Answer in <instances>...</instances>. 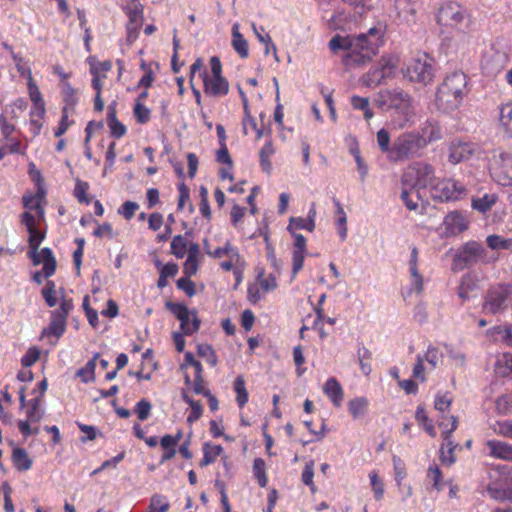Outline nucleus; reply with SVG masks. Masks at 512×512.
Segmentation results:
<instances>
[{
	"instance_id": "obj_60",
	"label": "nucleus",
	"mask_w": 512,
	"mask_h": 512,
	"mask_svg": "<svg viewBox=\"0 0 512 512\" xmlns=\"http://www.w3.org/2000/svg\"><path fill=\"white\" fill-rule=\"evenodd\" d=\"M133 115L139 124H146L151 119V110L144 103L135 102L133 107Z\"/></svg>"
},
{
	"instance_id": "obj_36",
	"label": "nucleus",
	"mask_w": 512,
	"mask_h": 512,
	"mask_svg": "<svg viewBox=\"0 0 512 512\" xmlns=\"http://www.w3.org/2000/svg\"><path fill=\"white\" fill-rule=\"evenodd\" d=\"M420 137L425 140V147L428 143L441 139L442 132L440 126L435 122H427L422 127Z\"/></svg>"
},
{
	"instance_id": "obj_32",
	"label": "nucleus",
	"mask_w": 512,
	"mask_h": 512,
	"mask_svg": "<svg viewBox=\"0 0 512 512\" xmlns=\"http://www.w3.org/2000/svg\"><path fill=\"white\" fill-rule=\"evenodd\" d=\"M415 419L419 426H421L424 431L431 437L436 436V430L433 424V421L428 417L427 411L424 406L419 405L416 409Z\"/></svg>"
},
{
	"instance_id": "obj_24",
	"label": "nucleus",
	"mask_w": 512,
	"mask_h": 512,
	"mask_svg": "<svg viewBox=\"0 0 512 512\" xmlns=\"http://www.w3.org/2000/svg\"><path fill=\"white\" fill-rule=\"evenodd\" d=\"M38 265L43 264V273L45 277H50L54 274L56 269V260L50 248H43L40 252L37 251L36 259Z\"/></svg>"
},
{
	"instance_id": "obj_61",
	"label": "nucleus",
	"mask_w": 512,
	"mask_h": 512,
	"mask_svg": "<svg viewBox=\"0 0 512 512\" xmlns=\"http://www.w3.org/2000/svg\"><path fill=\"white\" fill-rule=\"evenodd\" d=\"M377 143L381 152L386 153L391 161L392 146L390 145V135L386 129H380L377 132Z\"/></svg>"
},
{
	"instance_id": "obj_14",
	"label": "nucleus",
	"mask_w": 512,
	"mask_h": 512,
	"mask_svg": "<svg viewBox=\"0 0 512 512\" xmlns=\"http://www.w3.org/2000/svg\"><path fill=\"white\" fill-rule=\"evenodd\" d=\"M166 308L180 321L183 334L192 335L199 330L200 320L195 310H190L182 303L167 302Z\"/></svg>"
},
{
	"instance_id": "obj_7",
	"label": "nucleus",
	"mask_w": 512,
	"mask_h": 512,
	"mask_svg": "<svg viewBox=\"0 0 512 512\" xmlns=\"http://www.w3.org/2000/svg\"><path fill=\"white\" fill-rule=\"evenodd\" d=\"M425 148V140L420 133L404 132L392 144L391 161H403L420 155Z\"/></svg>"
},
{
	"instance_id": "obj_57",
	"label": "nucleus",
	"mask_w": 512,
	"mask_h": 512,
	"mask_svg": "<svg viewBox=\"0 0 512 512\" xmlns=\"http://www.w3.org/2000/svg\"><path fill=\"white\" fill-rule=\"evenodd\" d=\"M369 479L371 488L374 494L375 500L379 501L384 496V483L382 479L379 477L377 471L373 470L369 473Z\"/></svg>"
},
{
	"instance_id": "obj_35",
	"label": "nucleus",
	"mask_w": 512,
	"mask_h": 512,
	"mask_svg": "<svg viewBox=\"0 0 512 512\" xmlns=\"http://www.w3.org/2000/svg\"><path fill=\"white\" fill-rule=\"evenodd\" d=\"M275 149L273 147L272 141L267 140L264 146L261 148L259 153L260 158V166L262 170L266 173H270L272 169V164L270 158L274 155Z\"/></svg>"
},
{
	"instance_id": "obj_26",
	"label": "nucleus",
	"mask_w": 512,
	"mask_h": 512,
	"mask_svg": "<svg viewBox=\"0 0 512 512\" xmlns=\"http://www.w3.org/2000/svg\"><path fill=\"white\" fill-rule=\"evenodd\" d=\"M232 47L241 58H247L249 55L248 42L239 31V24L235 23L232 27Z\"/></svg>"
},
{
	"instance_id": "obj_11",
	"label": "nucleus",
	"mask_w": 512,
	"mask_h": 512,
	"mask_svg": "<svg viewBox=\"0 0 512 512\" xmlns=\"http://www.w3.org/2000/svg\"><path fill=\"white\" fill-rule=\"evenodd\" d=\"M497 477L487 486V493L495 500L512 501V467L498 465L495 469Z\"/></svg>"
},
{
	"instance_id": "obj_37",
	"label": "nucleus",
	"mask_w": 512,
	"mask_h": 512,
	"mask_svg": "<svg viewBox=\"0 0 512 512\" xmlns=\"http://www.w3.org/2000/svg\"><path fill=\"white\" fill-rule=\"evenodd\" d=\"M62 96H63V107H70L71 111L74 112V108L78 102V92L74 89L68 81H64L61 85Z\"/></svg>"
},
{
	"instance_id": "obj_19",
	"label": "nucleus",
	"mask_w": 512,
	"mask_h": 512,
	"mask_svg": "<svg viewBox=\"0 0 512 512\" xmlns=\"http://www.w3.org/2000/svg\"><path fill=\"white\" fill-rule=\"evenodd\" d=\"M475 150L476 146L473 143L453 141L449 147V162L458 164L462 161H466L471 158Z\"/></svg>"
},
{
	"instance_id": "obj_30",
	"label": "nucleus",
	"mask_w": 512,
	"mask_h": 512,
	"mask_svg": "<svg viewBox=\"0 0 512 512\" xmlns=\"http://www.w3.org/2000/svg\"><path fill=\"white\" fill-rule=\"evenodd\" d=\"M12 462L19 471H27L32 466V460L23 448L16 447L12 451Z\"/></svg>"
},
{
	"instance_id": "obj_58",
	"label": "nucleus",
	"mask_w": 512,
	"mask_h": 512,
	"mask_svg": "<svg viewBox=\"0 0 512 512\" xmlns=\"http://www.w3.org/2000/svg\"><path fill=\"white\" fill-rule=\"evenodd\" d=\"M111 68L112 64L110 61L90 63V73L92 78L105 79L107 72L110 71Z\"/></svg>"
},
{
	"instance_id": "obj_9",
	"label": "nucleus",
	"mask_w": 512,
	"mask_h": 512,
	"mask_svg": "<svg viewBox=\"0 0 512 512\" xmlns=\"http://www.w3.org/2000/svg\"><path fill=\"white\" fill-rule=\"evenodd\" d=\"M512 302V285L511 284H494L489 287L486 292L483 310L497 314L505 311Z\"/></svg>"
},
{
	"instance_id": "obj_21",
	"label": "nucleus",
	"mask_w": 512,
	"mask_h": 512,
	"mask_svg": "<svg viewBox=\"0 0 512 512\" xmlns=\"http://www.w3.org/2000/svg\"><path fill=\"white\" fill-rule=\"evenodd\" d=\"M291 235L294 239L293 274L296 275L303 267L306 255V239L298 232L291 233Z\"/></svg>"
},
{
	"instance_id": "obj_38",
	"label": "nucleus",
	"mask_w": 512,
	"mask_h": 512,
	"mask_svg": "<svg viewBox=\"0 0 512 512\" xmlns=\"http://www.w3.org/2000/svg\"><path fill=\"white\" fill-rule=\"evenodd\" d=\"M182 399L189 404L191 410L190 413L187 416V422L192 424L196 422L203 413L202 404L199 401L193 400L191 397L188 396L186 391H182Z\"/></svg>"
},
{
	"instance_id": "obj_39",
	"label": "nucleus",
	"mask_w": 512,
	"mask_h": 512,
	"mask_svg": "<svg viewBox=\"0 0 512 512\" xmlns=\"http://www.w3.org/2000/svg\"><path fill=\"white\" fill-rule=\"evenodd\" d=\"M495 370L503 377H512V353H503L497 358Z\"/></svg>"
},
{
	"instance_id": "obj_28",
	"label": "nucleus",
	"mask_w": 512,
	"mask_h": 512,
	"mask_svg": "<svg viewBox=\"0 0 512 512\" xmlns=\"http://www.w3.org/2000/svg\"><path fill=\"white\" fill-rule=\"evenodd\" d=\"M107 125L111 135L115 138H121L126 134V127L117 119L114 106L108 107Z\"/></svg>"
},
{
	"instance_id": "obj_16",
	"label": "nucleus",
	"mask_w": 512,
	"mask_h": 512,
	"mask_svg": "<svg viewBox=\"0 0 512 512\" xmlns=\"http://www.w3.org/2000/svg\"><path fill=\"white\" fill-rule=\"evenodd\" d=\"M73 309L71 299L62 298L59 308L51 312V320L45 334L53 335L57 338L63 335L66 330V321L68 314Z\"/></svg>"
},
{
	"instance_id": "obj_27",
	"label": "nucleus",
	"mask_w": 512,
	"mask_h": 512,
	"mask_svg": "<svg viewBox=\"0 0 512 512\" xmlns=\"http://www.w3.org/2000/svg\"><path fill=\"white\" fill-rule=\"evenodd\" d=\"M315 215H316V211L313 210V215L309 214L308 218L292 217L290 219L287 230L290 233L298 232V230H300V229L312 231L315 228V220H314Z\"/></svg>"
},
{
	"instance_id": "obj_45",
	"label": "nucleus",
	"mask_w": 512,
	"mask_h": 512,
	"mask_svg": "<svg viewBox=\"0 0 512 512\" xmlns=\"http://www.w3.org/2000/svg\"><path fill=\"white\" fill-rule=\"evenodd\" d=\"M358 361L361 372L368 376L372 372L371 360L372 353L364 346L358 349Z\"/></svg>"
},
{
	"instance_id": "obj_22",
	"label": "nucleus",
	"mask_w": 512,
	"mask_h": 512,
	"mask_svg": "<svg viewBox=\"0 0 512 512\" xmlns=\"http://www.w3.org/2000/svg\"><path fill=\"white\" fill-rule=\"evenodd\" d=\"M323 392L336 408L341 407L344 400V391L339 381L331 377L323 386Z\"/></svg>"
},
{
	"instance_id": "obj_31",
	"label": "nucleus",
	"mask_w": 512,
	"mask_h": 512,
	"mask_svg": "<svg viewBox=\"0 0 512 512\" xmlns=\"http://www.w3.org/2000/svg\"><path fill=\"white\" fill-rule=\"evenodd\" d=\"M334 203L336 207L334 221L337 226L340 239L341 241H344L347 238V216L340 202L334 200Z\"/></svg>"
},
{
	"instance_id": "obj_44",
	"label": "nucleus",
	"mask_w": 512,
	"mask_h": 512,
	"mask_svg": "<svg viewBox=\"0 0 512 512\" xmlns=\"http://www.w3.org/2000/svg\"><path fill=\"white\" fill-rule=\"evenodd\" d=\"M170 508L169 501L166 496L155 494L150 498L147 512H168Z\"/></svg>"
},
{
	"instance_id": "obj_51",
	"label": "nucleus",
	"mask_w": 512,
	"mask_h": 512,
	"mask_svg": "<svg viewBox=\"0 0 512 512\" xmlns=\"http://www.w3.org/2000/svg\"><path fill=\"white\" fill-rule=\"evenodd\" d=\"M497 196L495 194H485L483 197L473 199L472 207L480 212H486L496 203Z\"/></svg>"
},
{
	"instance_id": "obj_20",
	"label": "nucleus",
	"mask_w": 512,
	"mask_h": 512,
	"mask_svg": "<svg viewBox=\"0 0 512 512\" xmlns=\"http://www.w3.org/2000/svg\"><path fill=\"white\" fill-rule=\"evenodd\" d=\"M488 455L495 459H500L507 462H512V445L496 439H491L486 442Z\"/></svg>"
},
{
	"instance_id": "obj_6",
	"label": "nucleus",
	"mask_w": 512,
	"mask_h": 512,
	"mask_svg": "<svg viewBox=\"0 0 512 512\" xmlns=\"http://www.w3.org/2000/svg\"><path fill=\"white\" fill-rule=\"evenodd\" d=\"M375 103L382 109H394L403 117V121H408L414 114L411 96L401 89L381 90Z\"/></svg>"
},
{
	"instance_id": "obj_34",
	"label": "nucleus",
	"mask_w": 512,
	"mask_h": 512,
	"mask_svg": "<svg viewBox=\"0 0 512 512\" xmlns=\"http://www.w3.org/2000/svg\"><path fill=\"white\" fill-rule=\"evenodd\" d=\"M26 415L31 423H38L44 416L40 397L31 399L27 404Z\"/></svg>"
},
{
	"instance_id": "obj_59",
	"label": "nucleus",
	"mask_w": 512,
	"mask_h": 512,
	"mask_svg": "<svg viewBox=\"0 0 512 512\" xmlns=\"http://www.w3.org/2000/svg\"><path fill=\"white\" fill-rule=\"evenodd\" d=\"M187 242L185 238L181 235H177L173 238L171 242V252L177 258H183L185 254L188 255Z\"/></svg>"
},
{
	"instance_id": "obj_17",
	"label": "nucleus",
	"mask_w": 512,
	"mask_h": 512,
	"mask_svg": "<svg viewBox=\"0 0 512 512\" xmlns=\"http://www.w3.org/2000/svg\"><path fill=\"white\" fill-rule=\"evenodd\" d=\"M45 194L44 188L38 186L37 191L34 194L26 192L22 197L23 207L30 213L34 211L35 214L33 215L36 216L37 220H44L45 217Z\"/></svg>"
},
{
	"instance_id": "obj_49",
	"label": "nucleus",
	"mask_w": 512,
	"mask_h": 512,
	"mask_svg": "<svg viewBox=\"0 0 512 512\" xmlns=\"http://www.w3.org/2000/svg\"><path fill=\"white\" fill-rule=\"evenodd\" d=\"M125 13L129 18V21H142L143 20V8L139 0H131L124 7Z\"/></svg>"
},
{
	"instance_id": "obj_23",
	"label": "nucleus",
	"mask_w": 512,
	"mask_h": 512,
	"mask_svg": "<svg viewBox=\"0 0 512 512\" xmlns=\"http://www.w3.org/2000/svg\"><path fill=\"white\" fill-rule=\"evenodd\" d=\"M200 258L199 245L193 243L188 248V255L184 263V274L187 277H191L197 273Z\"/></svg>"
},
{
	"instance_id": "obj_41",
	"label": "nucleus",
	"mask_w": 512,
	"mask_h": 512,
	"mask_svg": "<svg viewBox=\"0 0 512 512\" xmlns=\"http://www.w3.org/2000/svg\"><path fill=\"white\" fill-rule=\"evenodd\" d=\"M368 407V400L365 397H356L348 402V411L354 419L363 416Z\"/></svg>"
},
{
	"instance_id": "obj_33",
	"label": "nucleus",
	"mask_w": 512,
	"mask_h": 512,
	"mask_svg": "<svg viewBox=\"0 0 512 512\" xmlns=\"http://www.w3.org/2000/svg\"><path fill=\"white\" fill-rule=\"evenodd\" d=\"M499 122L503 131L512 137V102L505 103L500 107Z\"/></svg>"
},
{
	"instance_id": "obj_25",
	"label": "nucleus",
	"mask_w": 512,
	"mask_h": 512,
	"mask_svg": "<svg viewBox=\"0 0 512 512\" xmlns=\"http://www.w3.org/2000/svg\"><path fill=\"white\" fill-rule=\"evenodd\" d=\"M203 458L200 461V466L205 467L216 461L222 455L224 449L221 445L205 442L202 447Z\"/></svg>"
},
{
	"instance_id": "obj_43",
	"label": "nucleus",
	"mask_w": 512,
	"mask_h": 512,
	"mask_svg": "<svg viewBox=\"0 0 512 512\" xmlns=\"http://www.w3.org/2000/svg\"><path fill=\"white\" fill-rule=\"evenodd\" d=\"M486 243L489 248L492 250H509L512 252V239L511 238H503L499 235L493 234L489 235L486 238Z\"/></svg>"
},
{
	"instance_id": "obj_53",
	"label": "nucleus",
	"mask_w": 512,
	"mask_h": 512,
	"mask_svg": "<svg viewBox=\"0 0 512 512\" xmlns=\"http://www.w3.org/2000/svg\"><path fill=\"white\" fill-rule=\"evenodd\" d=\"M27 89H28V94H29L30 100L33 104H37V103L39 104V103L44 102L42 94H41L36 82L33 79L31 70L27 71Z\"/></svg>"
},
{
	"instance_id": "obj_29",
	"label": "nucleus",
	"mask_w": 512,
	"mask_h": 512,
	"mask_svg": "<svg viewBox=\"0 0 512 512\" xmlns=\"http://www.w3.org/2000/svg\"><path fill=\"white\" fill-rule=\"evenodd\" d=\"M204 248L206 253L214 258L226 257L232 259H239L238 249L232 246L230 243H226L225 246L223 247H218L215 250H211L208 246V243L205 241Z\"/></svg>"
},
{
	"instance_id": "obj_52",
	"label": "nucleus",
	"mask_w": 512,
	"mask_h": 512,
	"mask_svg": "<svg viewBox=\"0 0 512 512\" xmlns=\"http://www.w3.org/2000/svg\"><path fill=\"white\" fill-rule=\"evenodd\" d=\"M73 111H71L70 107H63L62 108V116L59 123L58 128L55 130L54 135L56 137L62 136L66 131L69 129V127L74 123L70 117L73 115Z\"/></svg>"
},
{
	"instance_id": "obj_63",
	"label": "nucleus",
	"mask_w": 512,
	"mask_h": 512,
	"mask_svg": "<svg viewBox=\"0 0 512 512\" xmlns=\"http://www.w3.org/2000/svg\"><path fill=\"white\" fill-rule=\"evenodd\" d=\"M379 69L381 70L384 79L390 78L397 67L396 61L390 57H381L377 62Z\"/></svg>"
},
{
	"instance_id": "obj_62",
	"label": "nucleus",
	"mask_w": 512,
	"mask_h": 512,
	"mask_svg": "<svg viewBox=\"0 0 512 512\" xmlns=\"http://www.w3.org/2000/svg\"><path fill=\"white\" fill-rule=\"evenodd\" d=\"M452 404V396L450 393H437L434 400V408L441 413L449 411Z\"/></svg>"
},
{
	"instance_id": "obj_56",
	"label": "nucleus",
	"mask_w": 512,
	"mask_h": 512,
	"mask_svg": "<svg viewBox=\"0 0 512 512\" xmlns=\"http://www.w3.org/2000/svg\"><path fill=\"white\" fill-rule=\"evenodd\" d=\"M426 477L432 481L433 488L437 491H441L444 488V482L442 480V472L438 465H430L427 469Z\"/></svg>"
},
{
	"instance_id": "obj_50",
	"label": "nucleus",
	"mask_w": 512,
	"mask_h": 512,
	"mask_svg": "<svg viewBox=\"0 0 512 512\" xmlns=\"http://www.w3.org/2000/svg\"><path fill=\"white\" fill-rule=\"evenodd\" d=\"M185 384L187 386H191V389L196 394H200V395L206 396L210 392V390L207 389L206 386H205V382H204V379L202 377V374L194 375V380L193 381L190 379L189 375H186L185 376Z\"/></svg>"
},
{
	"instance_id": "obj_64",
	"label": "nucleus",
	"mask_w": 512,
	"mask_h": 512,
	"mask_svg": "<svg viewBox=\"0 0 512 512\" xmlns=\"http://www.w3.org/2000/svg\"><path fill=\"white\" fill-rule=\"evenodd\" d=\"M496 411L501 415H507L512 410V394L501 395L496 399Z\"/></svg>"
},
{
	"instance_id": "obj_10",
	"label": "nucleus",
	"mask_w": 512,
	"mask_h": 512,
	"mask_svg": "<svg viewBox=\"0 0 512 512\" xmlns=\"http://www.w3.org/2000/svg\"><path fill=\"white\" fill-rule=\"evenodd\" d=\"M430 197L439 202L458 201L466 195L465 186L452 178H437L429 190Z\"/></svg>"
},
{
	"instance_id": "obj_48",
	"label": "nucleus",
	"mask_w": 512,
	"mask_h": 512,
	"mask_svg": "<svg viewBox=\"0 0 512 512\" xmlns=\"http://www.w3.org/2000/svg\"><path fill=\"white\" fill-rule=\"evenodd\" d=\"M490 427L496 435L512 439V419L496 421Z\"/></svg>"
},
{
	"instance_id": "obj_47",
	"label": "nucleus",
	"mask_w": 512,
	"mask_h": 512,
	"mask_svg": "<svg viewBox=\"0 0 512 512\" xmlns=\"http://www.w3.org/2000/svg\"><path fill=\"white\" fill-rule=\"evenodd\" d=\"M451 427L449 430H443L441 432V437L445 441V444L443 445L445 449L452 448V450L455 451L456 448H458V443L454 442L451 439L452 433L457 429L458 427V418L456 416L451 415L449 418Z\"/></svg>"
},
{
	"instance_id": "obj_54",
	"label": "nucleus",
	"mask_w": 512,
	"mask_h": 512,
	"mask_svg": "<svg viewBox=\"0 0 512 512\" xmlns=\"http://www.w3.org/2000/svg\"><path fill=\"white\" fill-rule=\"evenodd\" d=\"M395 8L399 17L408 19L416 15V8L410 0H395Z\"/></svg>"
},
{
	"instance_id": "obj_5",
	"label": "nucleus",
	"mask_w": 512,
	"mask_h": 512,
	"mask_svg": "<svg viewBox=\"0 0 512 512\" xmlns=\"http://www.w3.org/2000/svg\"><path fill=\"white\" fill-rule=\"evenodd\" d=\"M404 78L424 86L431 84L435 77V60L427 53H418L402 69Z\"/></svg>"
},
{
	"instance_id": "obj_46",
	"label": "nucleus",
	"mask_w": 512,
	"mask_h": 512,
	"mask_svg": "<svg viewBox=\"0 0 512 512\" xmlns=\"http://www.w3.org/2000/svg\"><path fill=\"white\" fill-rule=\"evenodd\" d=\"M161 447L164 449V453L161 458V462L168 461L176 455V442L172 439V435H164L160 441Z\"/></svg>"
},
{
	"instance_id": "obj_55",
	"label": "nucleus",
	"mask_w": 512,
	"mask_h": 512,
	"mask_svg": "<svg viewBox=\"0 0 512 512\" xmlns=\"http://www.w3.org/2000/svg\"><path fill=\"white\" fill-rule=\"evenodd\" d=\"M384 80L383 74L377 63L363 76V82L366 86H376Z\"/></svg>"
},
{
	"instance_id": "obj_1",
	"label": "nucleus",
	"mask_w": 512,
	"mask_h": 512,
	"mask_svg": "<svg viewBox=\"0 0 512 512\" xmlns=\"http://www.w3.org/2000/svg\"><path fill=\"white\" fill-rule=\"evenodd\" d=\"M385 27L376 25L367 33L359 35H334L328 43L333 54L342 53V63L348 68H355L369 63L383 44Z\"/></svg>"
},
{
	"instance_id": "obj_18",
	"label": "nucleus",
	"mask_w": 512,
	"mask_h": 512,
	"mask_svg": "<svg viewBox=\"0 0 512 512\" xmlns=\"http://www.w3.org/2000/svg\"><path fill=\"white\" fill-rule=\"evenodd\" d=\"M442 226L445 236H456L468 228V220L462 213L452 211L444 217Z\"/></svg>"
},
{
	"instance_id": "obj_42",
	"label": "nucleus",
	"mask_w": 512,
	"mask_h": 512,
	"mask_svg": "<svg viewBox=\"0 0 512 512\" xmlns=\"http://www.w3.org/2000/svg\"><path fill=\"white\" fill-rule=\"evenodd\" d=\"M503 56L499 52H495L491 56L485 57L482 67L488 73H498L503 69Z\"/></svg>"
},
{
	"instance_id": "obj_12",
	"label": "nucleus",
	"mask_w": 512,
	"mask_h": 512,
	"mask_svg": "<svg viewBox=\"0 0 512 512\" xmlns=\"http://www.w3.org/2000/svg\"><path fill=\"white\" fill-rule=\"evenodd\" d=\"M20 220L29 233L28 256L31 258L34 265H38V261L35 260L37 256V250L45 238V232L39 229V225L42 220H37L36 216H34L33 213H30L29 211L23 212L20 216Z\"/></svg>"
},
{
	"instance_id": "obj_40",
	"label": "nucleus",
	"mask_w": 512,
	"mask_h": 512,
	"mask_svg": "<svg viewBox=\"0 0 512 512\" xmlns=\"http://www.w3.org/2000/svg\"><path fill=\"white\" fill-rule=\"evenodd\" d=\"M233 389L236 393V402L240 408H243L248 402V391L246 389V383L243 376L239 375L236 377L233 383Z\"/></svg>"
},
{
	"instance_id": "obj_8",
	"label": "nucleus",
	"mask_w": 512,
	"mask_h": 512,
	"mask_svg": "<svg viewBox=\"0 0 512 512\" xmlns=\"http://www.w3.org/2000/svg\"><path fill=\"white\" fill-rule=\"evenodd\" d=\"M211 71L204 70L200 74L204 93L212 97H223L229 92V83L222 76V64L217 56L210 59Z\"/></svg>"
},
{
	"instance_id": "obj_2",
	"label": "nucleus",
	"mask_w": 512,
	"mask_h": 512,
	"mask_svg": "<svg viewBox=\"0 0 512 512\" xmlns=\"http://www.w3.org/2000/svg\"><path fill=\"white\" fill-rule=\"evenodd\" d=\"M468 92L466 74L461 71L452 72L438 86L435 104L439 110L452 112L461 106Z\"/></svg>"
},
{
	"instance_id": "obj_15",
	"label": "nucleus",
	"mask_w": 512,
	"mask_h": 512,
	"mask_svg": "<svg viewBox=\"0 0 512 512\" xmlns=\"http://www.w3.org/2000/svg\"><path fill=\"white\" fill-rule=\"evenodd\" d=\"M487 251L482 244L471 241L464 244L454 258V266L458 269L471 266L479 261H486Z\"/></svg>"
},
{
	"instance_id": "obj_3",
	"label": "nucleus",
	"mask_w": 512,
	"mask_h": 512,
	"mask_svg": "<svg viewBox=\"0 0 512 512\" xmlns=\"http://www.w3.org/2000/svg\"><path fill=\"white\" fill-rule=\"evenodd\" d=\"M470 21L467 9L455 1L442 3L436 14V22L442 32L463 31V24Z\"/></svg>"
},
{
	"instance_id": "obj_4",
	"label": "nucleus",
	"mask_w": 512,
	"mask_h": 512,
	"mask_svg": "<svg viewBox=\"0 0 512 512\" xmlns=\"http://www.w3.org/2000/svg\"><path fill=\"white\" fill-rule=\"evenodd\" d=\"M436 180L434 167L423 161L410 163L403 171L401 184L417 191L430 189Z\"/></svg>"
},
{
	"instance_id": "obj_13",
	"label": "nucleus",
	"mask_w": 512,
	"mask_h": 512,
	"mask_svg": "<svg viewBox=\"0 0 512 512\" xmlns=\"http://www.w3.org/2000/svg\"><path fill=\"white\" fill-rule=\"evenodd\" d=\"M490 175L502 186L512 185V155L507 152L494 154L490 160Z\"/></svg>"
}]
</instances>
